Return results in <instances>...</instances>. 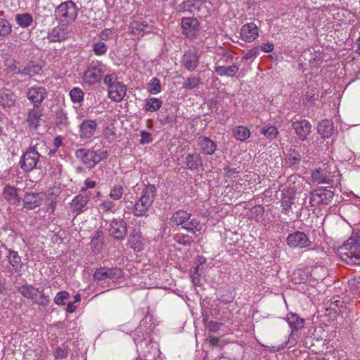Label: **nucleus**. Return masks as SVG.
I'll list each match as a JSON object with an SVG mask.
<instances>
[{
    "mask_svg": "<svg viewBox=\"0 0 360 360\" xmlns=\"http://www.w3.org/2000/svg\"><path fill=\"white\" fill-rule=\"evenodd\" d=\"M155 192L156 188L154 185L146 186L141 198L134 205L132 212L135 216L142 217L146 214L153 202Z\"/></svg>",
    "mask_w": 360,
    "mask_h": 360,
    "instance_id": "1",
    "label": "nucleus"
},
{
    "mask_svg": "<svg viewBox=\"0 0 360 360\" xmlns=\"http://www.w3.org/2000/svg\"><path fill=\"white\" fill-rule=\"evenodd\" d=\"M56 19L62 24H69L75 21L77 16V8L71 1L60 4L55 10Z\"/></svg>",
    "mask_w": 360,
    "mask_h": 360,
    "instance_id": "2",
    "label": "nucleus"
},
{
    "mask_svg": "<svg viewBox=\"0 0 360 360\" xmlns=\"http://www.w3.org/2000/svg\"><path fill=\"white\" fill-rule=\"evenodd\" d=\"M211 3L206 0H188L179 6L180 11H188L199 17H206Z\"/></svg>",
    "mask_w": 360,
    "mask_h": 360,
    "instance_id": "3",
    "label": "nucleus"
},
{
    "mask_svg": "<svg viewBox=\"0 0 360 360\" xmlns=\"http://www.w3.org/2000/svg\"><path fill=\"white\" fill-rule=\"evenodd\" d=\"M136 344L139 348L140 360H156L160 356V350L156 342L153 341H146V340L138 342L134 340Z\"/></svg>",
    "mask_w": 360,
    "mask_h": 360,
    "instance_id": "4",
    "label": "nucleus"
},
{
    "mask_svg": "<svg viewBox=\"0 0 360 360\" xmlns=\"http://www.w3.org/2000/svg\"><path fill=\"white\" fill-rule=\"evenodd\" d=\"M106 152L97 153L93 150L81 148L75 152L76 158L88 168L94 167L106 155Z\"/></svg>",
    "mask_w": 360,
    "mask_h": 360,
    "instance_id": "5",
    "label": "nucleus"
},
{
    "mask_svg": "<svg viewBox=\"0 0 360 360\" xmlns=\"http://www.w3.org/2000/svg\"><path fill=\"white\" fill-rule=\"evenodd\" d=\"M105 72V67L101 63L90 64L83 73L84 82L89 84H95L99 82Z\"/></svg>",
    "mask_w": 360,
    "mask_h": 360,
    "instance_id": "6",
    "label": "nucleus"
},
{
    "mask_svg": "<svg viewBox=\"0 0 360 360\" xmlns=\"http://www.w3.org/2000/svg\"><path fill=\"white\" fill-rule=\"evenodd\" d=\"M333 192L323 187H320L311 192L309 203L313 207L328 204L333 198Z\"/></svg>",
    "mask_w": 360,
    "mask_h": 360,
    "instance_id": "7",
    "label": "nucleus"
},
{
    "mask_svg": "<svg viewBox=\"0 0 360 360\" xmlns=\"http://www.w3.org/2000/svg\"><path fill=\"white\" fill-rule=\"evenodd\" d=\"M286 242L290 248L300 249L308 248L311 244L307 235L299 231L290 233Z\"/></svg>",
    "mask_w": 360,
    "mask_h": 360,
    "instance_id": "8",
    "label": "nucleus"
},
{
    "mask_svg": "<svg viewBox=\"0 0 360 360\" xmlns=\"http://www.w3.org/2000/svg\"><path fill=\"white\" fill-rule=\"evenodd\" d=\"M39 159V154L33 147H30L23 154L20 161L21 168L25 172H30L34 169Z\"/></svg>",
    "mask_w": 360,
    "mask_h": 360,
    "instance_id": "9",
    "label": "nucleus"
},
{
    "mask_svg": "<svg viewBox=\"0 0 360 360\" xmlns=\"http://www.w3.org/2000/svg\"><path fill=\"white\" fill-rule=\"evenodd\" d=\"M48 94L45 87L41 86H31L27 89V97L34 106L39 107V105L46 98Z\"/></svg>",
    "mask_w": 360,
    "mask_h": 360,
    "instance_id": "10",
    "label": "nucleus"
},
{
    "mask_svg": "<svg viewBox=\"0 0 360 360\" xmlns=\"http://www.w3.org/2000/svg\"><path fill=\"white\" fill-rule=\"evenodd\" d=\"M147 240L144 238L141 233L138 229H134L128 239V243L129 247L133 249L135 252H141L142 251L146 245Z\"/></svg>",
    "mask_w": 360,
    "mask_h": 360,
    "instance_id": "11",
    "label": "nucleus"
},
{
    "mask_svg": "<svg viewBox=\"0 0 360 360\" xmlns=\"http://www.w3.org/2000/svg\"><path fill=\"white\" fill-rule=\"evenodd\" d=\"M292 127L297 136L302 141L307 139L311 131V124L309 122L306 120L295 118L292 122Z\"/></svg>",
    "mask_w": 360,
    "mask_h": 360,
    "instance_id": "12",
    "label": "nucleus"
},
{
    "mask_svg": "<svg viewBox=\"0 0 360 360\" xmlns=\"http://www.w3.org/2000/svg\"><path fill=\"white\" fill-rule=\"evenodd\" d=\"M127 230L126 222L123 219H117L111 222L109 232L115 239L122 240L126 235Z\"/></svg>",
    "mask_w": 360,
    "mask_h": 360,
    "instance_id": "13",
    "label": "nucleus"
},
{
    "mask_svg": "<svg viewBox=\"0 0 360 360\" xmlns=\"http://www.w3.org/2000/svg\"><path fill=\"white\" fill-rule=\"evenodd\" d=\"M240 39L245 42H252L259 35L258 27L253 22L244 25L240 29Z\"/></svg>",
    "mask_w": 360,
    "mask_h": 360,
    "instance_id": "14",
    "label": "nucleus"
},
{
    "mask_svg": "<svg viewBox=\"0 0 360 360\" xmlns=\"http://www.w3.org/2000/svg\"><path fill=\"white\" fill-rule=\"evenodd\" d=\"M122 275V270L119 268H101L95 271L94 276L97 280H105L107 278L117 279Z\"/></svg>",
    "mask_w": 360,
    "mask_h": 360,
    "instance_id": "15",
    "label": "nucleus"
},
{
    "mask_svg": "<svg viewBox=\"0 0 360 360\" xmlns=\"http://www.w3.org/2000/svg\"><path fill=\"white\" fill-rule=\"evenodd\" d=\"M109 98L115 102H120L123 100L127 93V86L122 83L117 82L108 88Z\"/></svg>",
    "mask_w": 360,
    "mask_h": 360,
    "instance_id": "16",
    "label": "nucleus"
},
{
    "mask_svg": "<svg viewBox=\"0 0 360 360\" xmlns=\"http://www.w3.org/2000/svg\"><path fill=\"white\" fill-rule=\"evenodd\" d=\"M45 194L43 193H26L23 202L24 207L28 210H32L39 206Z\"/></svg>",
    "mask_w": 360,
    "mask_h": 360,
    "instance_id": "17",
    "label": "nucleus"
},
{
    "mask_svg": "<svg viewBox=\"0 0 360 360\" xmlns=\"http://www.w3.org/2000/svg\"><path fill=\"white\" fill-rule=\"evenodd\" d=\"M182 63L188 71H193L199 64V56L197 51L191 49L188 51L184 55Z\"/></svg>",
    "mask_w": 360,
    "mask_h": 360,
    "instance_id": "18",
    "label": "nucleus"
},
{
    "mask_svg": "<svg viewBox=\"0 0 360 360\" xmlns=\"http://www.w3.org/2000/svg\"><path fill=\"white\" fill-rule=\"evenodd\" d=\"M97 122L93 120H84L79 127V136L82 139H89L95 133L97 128Z\"/></svg>",
    "mask_w": 360,
    "mask_h": 360,
    "instance_id": "19",
    "label": "nucleus"
},
{
    "mask_svg": "<svg viewBox=\"0 0 360 360\" xmlns=\"http://www.w3.org/2000/svg\"><path fill=\"white\" fill-rule=\"evenodd\" d=\"M68 34L69 32L63 24L53 28L48 34V39L53 42L61 41L68 38Z\"/></svg>",
    "mask_w": 360,
    "mask_h": 360,
    "instance_id": "20",
    "label": "nucleus"
},
{
    "mask_svg": "<svg viewBox=\"0 0 360 360\" xmlns=\"http://www.w3.org/2000/svg\"><path fill=\"white\" fill-rule=\"evenodd\" d=\"M198 26V22L196 19L184 18L181 20L183 32L187 37H193L195 35Z\"/></svg>",
    "mask_w": 360,
    "mask_h": 360,
    "instance_id": "21",
    "label": "nucleus"
},
{
    "mask_svg": "<svg viewBox=\"0 0 360 360\" xmlns=\"http://www.w3.org/2000/svg\"><path fill=\"white\" fill-rule=\"evenodd\" d=\"M219 60L215 58H214V63L216 65V67L214 68V72L219 75V76H226V77H233L236 75V73L238 72L239 67L236 64H233L232 65L229 66H224V65H217L219 63Z\"/></svg>",
    "mask_w": 360,
    "mask_h": 360,
    "instance_id": "22",
    "label": "nucleus"
},
{
    "mask_svg": "<svg viewBox=\"0 0 360 360\" xmlns=\"http://www.w3.org/2000/svg\"><path fill=\"white\" fill-rule=\"evenodd\" d=\"M198 144L202 153L205 155H212L217 150L216 143L207 136H200L198 139Z\"/></svg>",
    "mask_w": 360,
    "mask_h": 360,
    "instance_id": "23",
    "label": "nucleus"
},
{
    "mask_svg": "<svg viewBox=\"0 0 360 360\" xmlns=\"http://www.w3.org/2000/svg\"><path fill=\"white\" fill-rule=\"evenodd\" d=\"M18 292L25 298L37 302L40 290L32 285H22L18 288Z\"/></svg>",
    "mask_w": 360,
    "mask_h": 360,
    "instance_id": "24",
    "label": "nucleus"
},
{
    "mask_svg": "<svg viewBox=\"0 0 360 360\" xmlns=\"http://www.w3.org/2000/svg\"><path fill=\"white\" fill-rule=\"evenodd\" d=\"M42 116V110L39 107L34 106L27 114V122L30 127L37 129Z\"/></svg>",
    "mask_w": 360,
    "mask_h": 360,
    "instance_id": "25",
    "label": "nucleus"
},
{
    "mask_svg": "<svg viewBox=\"0 0 360 360\" xmlns=\"http://www.w3.org/2000/svg\"><path fill=\"white\" fill-rule=\"evenodd\" d=\"M318 132L323 139L330 138L333 133V124L330 120H324L318 124Z\"/></svg>",
    "mask_w": 360,
    "mask_h": 360,
    "instance_id": "26",
    "label": "nucleus"
},
{
    "mask_svg": "<svg viewBox=\"0 0 360 360\" xmlns=\"http://www.w3.org/2000/svg\"><path fill=\"white\" fill-rule=\"evenodd\" d=\"M89 201L86 195H79L76 196L71 202L70 207L72 212L79 214L83 212L84 208Z\"/></svg>",
    "mask_w": 360,
    "mask_h": 360,
    "instance_id": "27",
    "label": "nucleus"
},
{
    "mask_svg": "<svg viewBox=\"0 0 360 360\" xmlns=\"http://www.w3.org/2000/svg\"><path fill=\"white\" fill-rule=\"evenodd\" d=\"M285 319L292 330L297 331L304 327V320L300 318L296 314H288Z\"/></svg>",
    "mask_w": 360,
    "mask_h": 360,
    "instance_id": "28",
    "label": "nucleus"
},
{
    "mask_svg": "<svg viewBox=\"0 0 360 360\" xmlns=\"http://www.w3.org/2000/svg\"><path fill=\"white\" fill-rule=\"evenodd\" d=\"M4 196L11 204L18 205L20 203V199L15 187L6 185L4 190Z\"/></svg>",
    "mask_w": 360,
    "mask_h": 360,
    "instance_id": "29",
    "label": "nucleus"
},
{
    "mask_svg": "<svg viewBox=\"0 0 360 360\" xmlns=\"http://www.w3.org/2000/svg\"><path fill=\"white\" fill-rule=\"evenodd\" d=\"M328 165L326 164L323 165V168L319 167L311 171L312 180H330L331 177L329 174L330 172L328 170ZM333 176L332 177H333Z\"/></svg>",
    "mask_w": 360,
    "mask_h": 360,
    "instance_id": "30",
    "label": "nucleus"
},
{
    "mask_svg": "<svg viewBox=\"0 0 360 360\" xmlns=\"http://www.w3.org/2000/svg\"><path fill=\"white\" fill-rule=\"evenodd\" d=\"M191 214L184 211L178 210L175 212L171 217V221L176 225H182L184 226L188 220L191 218Z\"/></svg>",
    "mask_w": 360,
    "mask_h": 360,
    "instance_id": "31",
    "label": "nucleus"
},
{
    "mask_svg": "<svg viewBox=\"0 0 360 360\" xmlns=\"http://www.w3.org/2000/svg\"><path fill=\"white\" fill-rule=\"evenodd\" d=\"M15 101V96L14 94L8 91L5 90L0 94V105L6 108L13 106Z\"/></svg>",
    "mask_w": 360,
    "mask_h": 360,
    "instance_id": "32",
    "label": "nucleus"
},
{
    "mask_svg": "<svg viewBox=\"0 0 360 360\" xmlns=\"http://www.w3.org/2000/svg\"><path fill=\"white\" fill-rule=\"evenodd\" d=\"M186 165L190 169H198L202 166V160L199 154H188L186 158Z\"/></svg>",
    "mask_w": 360,
    "mask_h": 360,
    "instance_id": "33",
    "label": "nucleus"
},
{
    "mask_svg": "<svg viewBox=\"0 0 360 360\" xmlns=\"http://www.w3.org/2000/svg\"><path fill=\"white\" fill-rule=\"evenodd\" d=\"M300 161L301 155L300 153L297 151L292 150L287 155L285 162L288 166L295 168Z\"/></svg>",
    "mask_w": 360,
    "mask_h": 360,
    "instance_id": "34",
    "label": "nucleus"
},
{
    "mask_svg": "<svg viewBox=\"0 0 360 360\" xmlns=\"http://www.w3.org/2000/svg\"><path fill=\"white\" fill-rule=\"evenodd\" d=\"M15 21L20 27L25 28L32 25L33 22V18L31 14L27 13L17 14L15 15Z\"/></svg>",
    "mask_w": 360,
    "mask_h": 360,
    "instance_id": "35",
    "label": "nucleus"
},
{
    "mask_svg": "<svg viewBox=\"0 0 360 360\" xmlns=\"http://www.w3.org/2000/svg\"><path fill=\"white\" fill-rule=\"evenodd\" d=\"M202 224L198 219H192L190 221L188 220L183 228L188 232L195 233L196 232L200 231L202 229Z\"/></svg>",
    "mask_w": 360,
    "mask_h": 360,
    "instance_id": "36",
    "label": "nucleus"
},
{
    "mask_svg": "<svg viewBox=\"0 0 360 360\" xmlns=\"http://www.w3.org/2000/svg\"><path fill=\"white\" fill-rule=\"evenodd\" d=\"M235 138L240 141H244L250 136V130L244 126H238L233 130Z\"/></svg>",
    "mask_w": 360,
    "mask_h": 360,
    "instance_id": "37",
    "label": "nucleus"
},
{
    "mask_svg": "<svg viewBox=\"0 0 360 360\" xmlns=\"http://www.w3.org/2000/svg\"><path fill=\"white\" fill-rule=\"evenodd\" d=\"M162 101L157 98H150L146 101L145 108L147 111L155 112L159 110Z\"/></svg>",
    "mask_w": 360,
    "mask_h": 360,
    "instance_id": "38",
    "label": "nucleus"
},
{
    "mask_svg": "<svg viewBox=\"0 0 360 360\" xmlns=\"http://www.w3.org/2000/svg\"><path fill=\"white\" fill-rule=\"evenodd\" d=\"M294 195L290 193L289 195L283 193V197L281 199V206L283 207V212L285 214H287L291 209L292 205L294 203Z\"/></svg>",
    "mask_w": 360,
    "mask_h": 360,
    "instance_id": "39",
    "label": "nucleus"
},
{
    "mask_svg": "<svg viewBox=\"0 0 360 360\" xmlns=\"http://www.w3.org/2000/svg\"><path fill=\"white\" fill-rule=\"evenodd\" d=\"M148 27V25L140 21H133L129 27L130 32L133 34H140L144 33L146 29Z\"/></svg>",
    "mask_w": 360,
    "mask_h": 360,
    "instance_id": "40",
    "label": "nucleus"
},
{
    "mask_svg": "<svg viewBox=\"0 0 360 360\" xmlns=\"http://www.w3.org/2000/svg\"><path fill=\"white\" fill-rule=\"evenodd\" d=\"M9 263L15 269H18L21 267V258L15 251H9L8 255Z\"/></svg>",
    "mask_w": 360,
    "mask_h": 360,
    "instance_id": "41",
    "label": "nucleus"
},
{
    "mask_svg": "<svg viewBox=\"0 0 360 360\" xmlns=\"http://www.w3.org/2000/svg\"><path fill=\"white\" fill-rule=\"evenodd\" d=\"M12 27L9 22L4 18H0V37H6L11 33Z\"/></svg>",
    "mask_w": 360,
    "mask_h": 360,
    "instance_id": "42",
    "label": "nucleus"
},
{
    "mask_svg": "<svg viewBox=\"0 0 360 360\" xmlns=\"http://www.w3.org/2000/svg\"><path fill=\"white\" fill-rule=\"evenodd\" d=\"M347 245H349L350 257L355 258L356 262L360 264V243H349Z\"/></svg>",
    "mask_w": 360,
    "mask_h": 360,
    "instance_id": "43",
    "label": "nucleus"
},
{
    "mask_svg": "<svg viewBox=\"0 0 360 360\" xmlns=\"http://www.w3.org/2000/svg\"><path fill=\"white\" fill-rule=\"evenodd\" d=\"M200 84V80L198 77H191L186 79L185 82L183 84V88L191 90L199 86Z\"/></svg>",
    "mask_w": 360,
    "mask_h": 360,
    "instance_id": "44",
    "label": "nucleus"
},
{
    "mask_svg": "<svg viewBox=\"0 0 360 360\" xmlns=\"http://www.w3.org/2000/svg\"><path fill=\"white\" fill-rule=\"evenodd\" d=\"M70 96L74 103H79L83 100L84 92L81 89L75 87L70 91Z\"/></svg>",
    "mask_w": 360,
    "mask_h": 360,
    "instance_id": "45",
    "label": "nucleus"
},
{
    "mask_svg": "<svg viewBox=\"0 0 360 360\" xmlns=\"http://www.w3.org/2000/svg\"><path fill=\"white\" fill-rule=\"evenodd\" d=\"M148 90L150 94H157L161 91V86L158 79L154 77L148 83Z\"/></svg>",
    "mask_w": 360,
    "mask_h": 360,
    "instance_id": "46",
    "label": "nucleus"
},
{
    "mask_svg": "<svg viewBox=\"0 0 360 360\" xmlns=\"http://www.w3.org/2000/svg\"><path fill=\"white\" fill-rule=\"evenodd\" d=\"M69 297L70 294L67 291H60L54 297V302L59 306L65 305V300H67Z\"/></svg>",
    "mask_w": 360,
    "mask_h": 360,
    "instance_id": "47",
    "label": "nucleus"
},
{
    "mask_svg": "<svg viewBox=\"0 0 360 360\" xmlns=\"http://www.w3.org/2000/svg\"><path fill=\"white\" fill-rule=\"evenodd\" d=\"M107 46L102 41L95 42L93 44V51L96 56L104 55L107 52Z\"/></svg>",
    "mask_w": 360,
    "mask_h": 360,
    "instance_id": "48",
    "label": "nucleus"
},
{
    "mask_svg": "<svg viewBox=\"0 0 360 360\" xmlns=\"http://www.w3.org/2000/svg\"><path fill=\"white\" fill-rule=\"evenodd\" d=\"M261 132L270 139L275 138L278 133L277 128L274 126L264 127L262 129Z\"/></svg>",
    "mask_w": 360,
    "mask_h": 360,
    "instance_id": "49",
    "label": "nucleus"
},
{
    "mask_svg": "<svg viewBox=\"0 0 360 360\" xmlns=\"http://www.w3.org/2000/svg\"><path fill=\"white\" fill-rule=\"evenodd\" d=\"M40 70V68L39 66H29L28 68H26L23 69L21 71H18L17 73H20L21 75H27L29 76H33L36 74H38Z\"/></svg>",
    "mask_w": 360,
    "mask_h": 360,
    "instance_id": "50",
    "label": "nucleus"
},
{
    "mask_svg": "<svg viewBox=\"0 0 360 360\" xmlns=\"http://www.w3.org/2000/svg\"><path fill=\"white\" fill-rule=\"evenodd\" d=\"M226 177L229 179L238 178L240 170L235 167L228 166L224 168Z\"/></svg>",
    "mask_w": 360,
    "mask_h": 360,
    "instance_id": "51",
    "label": "nucleus"
},
{
    "mask_svg": "<svg viewBox=\"0 0 360 360\" xmlns=\"http://www.w3.org/2000/svg\"><path fill=\"white\" fill-rule=\"evenodd\" d=\"M123 193V188L120 186H115L110 191V196L114 200H119Z\"/></svg>",
    "mask_w": 360,
    "mask_h": 360,
    "instance_id": "52",
    "label": "nucleus"
},
{
    "mask_svg": "<svg viewBox=\"0 0 360 360\" xmlns=\"http://www.w3.org/2000/svg\"><path fill=\"white\" fill-rule=\"evenodd\" d=\"M56 359H63L68 356V349L65 347H58L53 353Z\"/></svg>",
    "mask_w": 360,
    "mask_h": 360,
    "instance_id": "53",
    "label": "nucleus"
},
{
    "mask_svg": "<svg viewBox=\"0 0 360 360\" xmlns=\"http://www.w3.org/2000/svg\"><path fill=\"white\" fill-rule=\"evenodd\" d=\"M259 55V47H254L252 49L248 50L244 56L243 57V59L244 60H254L255 58L257 57Z\"/></svg>",
    "mask_w": 360,
    "mask_h": 360,
    "instance_id": "54",
    "label": "nucleus"
},
{
    "mask_svg": "<svg viewBox=\"0 0 360 360\" xmlns=\"http://www.w3.org/2000/svg\"><path fill=\"white\" fill-rule=\"evenodd\" d=\"M38 297H39V300L37 299V302H34V303H37L39 305H41L44 307H46L49 304V302H50L49 297L48 295H46L44 294V291L40 290V292H39Z\"/></svg>",
    "mask_w": 360,
    "mask_h": 360,
    "instance_id": "55",
    "label": "nucleus"
},
{
    "mask_svg": "<svg viewBox=\"0 0 360 360\" xmlns=\"http://www.w3.org/2000/svg\"><path fill=\"white\" fill-rule=\"evenodd\" d=\"M174 240L176 243L184 245H187L191 243L189 237L187 235L176 234L174 236Z\"/></svg>",
    "mask_w": 360,
    "mask_h": 360,
    "instance_id": "56",
    "label": "nucleus"
},
{
    "mask_svg": "<svg viewBox=\"0 0 360 360\" xmlns=\"http://www.w3.org/2000/svg\"><path fill=\"white\" fill-rule=\"evenodd\" d=\"M140 136H141L140 143L141 144L149 143L152 142V141H153V139L151 138V134L145 131H141L140 132Z\"/></svg>",
    "mask_w": 360,
    "mask_h": 360,
    "instance_id": "57",
    "label": "nucleus"
},
{
    "mask_svg": "<svg viewBox=\"0 0 360 360\" xmlns=\"http://www.w3.org/2000/svg\"><path fill=\"white\" fill-rule=\"evenodd\" d=\"M116 75L115 74H109L105 76L103 82L105 84L108 86V88L113 85V84H116L117 82L115 81Z\"/></svg>",
    "mask_w": 360,
    "mask_h": 360,
    "instance_id": "58",
    "label": "nucleus"
},
{
    "mask_svg": "<svg viewBox=\"0 0 360 360\" xmlns=\"http://www.w3.org/2000/svg\"><path fill=\"white\" fill-rule=\"evenodd\" d=\"M112 35L113 32L110 29H105L100 33L99 37L101 40H108L112 38Z\"/></svg>",
    "mask_w": 360,
    "mask_h": 360,
    "instance_id": "59",
    "label": "nucleus"
},
{
    "mask_svg": "<svg viewBox=\"0 0 360 360\" xmlns=\"http://www.w3.org/2000/svg\"><path fill=\"white\" fill-rule=\"evenodd\" d=\"M114 207V204L110 201H105L99 205V209L103 212L110 211Z\"/></svg>",
    "mask_w": 360,
    "mask_h": 360,
    "instance_id": "60",
    "label": "nucleus"
},
{
    "mask_svg": "<svg viewBox=\"0 0 360 360\" xmlns=\"http://www.w3.org/2000/svg\"><path fill=\"white\" fill-rule=\"evenodd\" d=\"M261 49L265 53H270L274 50V46L272 43H265L261 46Z\"/></svg>",
    "mask_w": 360,
    "mask_h": 360,
    "instance_id": "61",
    "label": "nucleus"
},
{
    "mask_svg": "<svg viewBox=\"0 0 360 360\" xmlns=\"http://www.w3.org/2000/svg\"><path fill=\"white\" fill-rule=\"evenodd\" d=\"M77 307L75 305V302H69L67 305L66 311L68 313H73L76 310Z\"/></svg>",
    "mask_w": 360,
    "mask_h": 360,
    "instance_id": "62",
    "label": "nucleus"
},
{
    "mask_svg": "<svg viewBox=\"0 0 360 360\" xmlns=\"http://www.w3.org/2000/svg\"><path fill=\"white\" fill-rule=\"evenodd\" d=\"M223 56L225 58V63H230L232 60V56L227 52L223 53Z\"/></svg>",
    "mask_w": 360,
    "mask_h": 360,
    "instance_id": "63",
    "label": "nucleus"
},
{
    "mask_svg": "<svg viewBox=\"0 0 360 360\" xmlns=\"http://www.w3.org/2000/svg\"><path fill=\"white\" fill-rule=\"evenodd\" d=\"M60 174H61V168L58 167V168H57V172L55 173V174L53 177L55 179H59L60 177Z\"/></svg>",
    "mask_w": 360,
    "mask_h": 360,
    "instance_id": "64",
    "label": "nucleus"
}]
</instances>
